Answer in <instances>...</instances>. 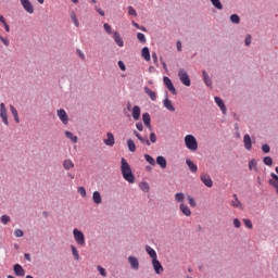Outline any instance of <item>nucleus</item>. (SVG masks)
I'll use <instances>...</instances> for the list:
<instances>
[{"instance_id":"473e14b6","label":"nucleus","mask_w":278,"mask_h":278,"mask_svg":"<svg viewBox=\"0 0 278 278\" xmlns=\"http://www.w3.org/2000/svg\"><path fill=\"white\" fill-rule=\"evenodd\" d=\"M174 199L177 203H184L186 195L184 194V192H178L174 195Z\"/></svg>"},{"instance_id":"f03ea898","label":"nucleus","mask_w":278,"mask_h":278,"mask_svg":"<svg viewBox=\"0 0 278 278\" xmlns=\"http://www.w3.org/2000/svg\"><path fill=\"white\" fill-rule=\"evenodd\" d=\"M185 147H187L189 151H197V149H199L197 137H194V135H187L185 137Z\"/></svg>"},{"instance_id":"412c9836","label":"nucleus","mask_w":278,"mask_h":278,"mask_svg":"<svg viewBox=\"0 0 278 278\" xmlns=\"http://www.w3.org/2000/svg\"><path fill=\"white\" fill-rule=\"evenodd\" d=\"M140 106L135 105L131 110V116L134 118V121H140Z\"/></svg>"},{"instance_id":"603ef678","label":"nucleus","mask_w":278,"mask_h":278,"mask_svg":"<svg viewBox=\"0 0 278 278\" xmlns=\"http://www.w3.org/2000/svg\"><path fill=\"white\" fill-rule=\"evenodd\" d=\"M14 236H15V238H23V236H25V232H23L22 229H16L14 231Z\"/></svg>"},{"instance_id":"dca6fc26","label":"nucleus","mask_w":278,"mask_h":278,"mask_svg":"<svg viewBox=\"0 0 278 278\" xmlns=\"http://www.w3.org/2000/svg\"><path fill=\"white\" fill-rule=\"evenodd\" d=\"M271 179H269V186H273L275 188L276 193L278 194V176L275 173L270 174Z\"/></svg>"},{"instance_id":"37998d69","label":"nucleus","mask_w":278,"mask_h":278,"mask_svg":"<svg viewBox=\"0 0 278 278\" xmlns=\"http://www.w3.org/2000/svg\"><path fill=\"white\" fill-rule=\"evenodd\" d=\"M249 168L250 170H257V162L254 159L249 162Z\"/></svg>"},{"instance_id":"1a4fd4ad","label":"nucleus","mask_w":278,"mask_h":278,"mask_svg":"<svg viewBox=\"0 0 278 278\" xmlns=\"http://www.w3.org/2000/svg\"><path fill=\"white\" fill-rule=\"evenodd\" d=\"M152 266L156 275L164 273V266H162V263L157 258L152 260Z\"/></svg>"},{"instance_id":"7c9ffc66","label":"nucleus","mask_w":278,"mask_h":278,"mask_svg":"<svg viewBox=\"0 0 278 278\" xmlns=\"http://www.w3.org/2000/svg\"><path fill=\"white\" fill-rule=\"evenodd\" d=\"M127 148L130 153H136V142L132 139L127 140Z\"/></svg>"},{"instance_id":"a878e982","label":"nucleus","mask_w":278,"mask_h":278,"mask_svg":"<svg viewBox=\"0 0 278 278\" xmlns=\"http://www.w3.org/2000/svg\"><path fill=\"white\" fill-rule=\"evenodd\" d=\"M186 164L191 173H197V170H199V166H197L192 160L187 159Z\"/></svg>"},{"instance_id":"423d86ee","label":"nucleus","mask_w":278,"mask_h":278,"mask_svg":"<svg viewBox=\"0 0 278 278\" xmlns=\"http://www.w3.org/2000/svg\"><path fill=\"white\" fill-rule=\"evenodd\" d=\"M164 86H166L167 90L172 92V94H177V89H175V85H173V80L168 78V76L163 77Z\"/></svg>"},{"instance_id":"5701e85b","label":"nucleus","mask_w":278,"mask_h":278,"mask_svg":"<svg viewBox=\"0 0 278 278\" xmlns=\"http://www.w3.org/2000/svg\"><path fill=\"white\" fill-rule=\"evenodd\" d=\"M142 121H143V125H146V127H148V129H152L151 127V115L149 113H143L142 114Z\"/></svg>"},{"instance_id":"e2e57ef3","label":"nucleus","mask_w":278,"mask_h":278,"mask_svg":"<svg viewBox=\"0 0 278 278\" xmlns=\"http://www.w3.org/2000/svg\"><path fill=\"white\" fill-rule=\"evenodd\" d=\"M244 45L245 47H250L251 46V35H248L244 39Z\"/></svg>"},{"instance_id":"20e7f679","label":"nucleus","mask_w":278,"mask_h":278,"mask_svg":"<svg viewBox=\"0 0 278 278\" xmlns=\"http://www.w3.org/2000/svg\"><path fill=\"white\" fill-rule=\"evenodd\" d=\"M178 77L181 84H184V86L190 87L191 85L190 76L188 75V72H186V70L184 68L179 70Z\"/></svg>"},{"instance_id":"a211bd4d","label":"nucleus","mask_w":278,"mask_h":278,"mask_svg":"<svg viewBox=\"0 0 278 278\" xmlns=\"http://www.w3.org/2000/svg\"><path fill=\"white\" fill-rule=\"evenodd\" d=\"M104 144H106V147H114L115 139L112 132L106 134V139H104Z\"/></svg>"},{"instance_id":"6ab92c4d","label":"nucleus","mask_w":278,"mask_h":278,"mask_svg":"<svg viewBox=\"0 0 278 278\" xmlns=\"http://www.w3.org/2000/svg\"><path fill=\"white\" fill-rule=\"evenodd\" d=\"M179 210L180 212H182L185 216H192V211H190V207L188 206V204L181 203L179 205Z\"/></svg>"},{"instance_id":"ddd939ff","label":"nucleus","mask_w":278,"mask_h":278,"mask_svg":"<svg viewBox=\"0 0 278 278\" xmlns=\"http://www.w3.org/2000/svg\"><path fill=\"white\" fill-rule=\"evenodd\" d=\"M128 263L130 264V268L132 270H139L140 269V261H138V257L128 256Z\"/></svg>"},{"instance_id":"0eeeda50","label":"nucleus","mask_w":278,"mask_h":278,"mask_svg":"<svg viewBox=\"0 0 278 278\" xmlns=\"http://www.w3.org/2000/svg\"><path fill=\"white\" fill-rule=\"evenodd\" d=\"M20 2L25 12H27L28 14H34V4H31V1L20 0Z\"/></svg>"},{"instance_id":"6e6552de","label":"nucleus","mask_w":278,"mask_h":278,"mask_svg":"<svg viewBox=\"0 0 278 278\" xmlns=\"http://www.w3.org/2000/svg\"><path fill=\"white\" fill-rule=\"evenodd\" d=\"M56 115L63 125H68V113L64 109L58 110Z\"/></svg>"},{"instance_id":"4d7b16f0","label":"nucleus","mask_w":278,"mask_h":278,"mask_svg":"<svg viewBox=\"0 0 278 278\" xmlns=\"http://www.w3.org/2000/svg\"><path fill=\"white\" fill-rule=\"evenodd\" d=\"M11 114H13V117L18 116V111L14 105H10Z\"/></svg>"},{"instance_id":"6e6d98bb","label":"nucleus","mask_w":278,"mask_h":278,"mask_svg":"<svg viewBox=\"0 0 278 278\" xmlns=\"http://www.w3.org/2000/svg\"><path fill=\"white\" fill-rule=\"evenodd\" d=\"M77 192H78L79 195L86 197V188H84V187H78V188H77Z\"/></svg>"},{"instance_id":"09e8293b","label":"nucleus","mask_w":278,"mask_h":278,"mask_svg":"<svg viewBox=\"0 0 278 278\" xmlns=\"http://www.w3.org/2000/svg\"><path fill=\"white\" fill-rule=\"evenodd\" d=\"M128 14L129 16H138V12H136V9H134V7H128Z\"/></svg>"},{"instance_id":"9d476101","label":"nucleus","mask_w":278,"mask_h":278,"mask_svg":"<svg viewBox=\"0 0 278 278\" xmlns=\"http://www.w3.org/2000/svg\"><path fill=\"white\" fill-rule=\"evenodd\" d=\"M243 147L245 151H251L253 149V140L251 139V135L245 134L243 136Z\"/></svg>"},{"instance_id":"8fccbe9b","label":"nucleus","mask_w":278,"mask_h":278,"mask_svg":"<svg viewBox=\"0 0 278 278\" xmlns=\"http://www.w3.org/2000/svg\"><path fill=\"white\" fill-rule=\"evenodd\" d=\"M232 223L236 229H240V227H242V223L240 222L239 218H235Z\"/></svg>"},{"instance_id":"680f3d73","label":"nucleus","mask_w":278,"mask_h":278,"mask_svg":"<svg viewBox=\"0 0 278 278\" xmlns=\"http://www.w3.org/2000/svg\"><path fill=\"white\" fill-rule=\"evenodd\" d=\"M94 9H96V12H98V14H100V16H105V11L104 10H102L99 7H94Z\"/></svg>"},{"instance_id":"cd10ccee","label":"nucleus","mask_w":278,"mask_h":278,"mask_svg":"<svg viewBox=\"0 0 278 278\" xmlns=\"http://www.w3.org/2000/svg\"><path fill=\"white\" fill-rule=\"evenodd\" d=\"M146 253L150 255L151 260H157V252H155L150 245H146Z\"/></svg>"},{"instance_id":"c03bdc74","label":"nucleus","mask_w":278,"mask_h":278,"mask_svg":"<svg viewBox=\"0 0 278 278\" xmlns=\"http://www.w3.org/2000/svg\"><path fill=\"white\" fill-rule=\"evenodd\" d=\"M0 220H1L2 225H8V223H10L11 218L9 215H2L0 217Z\"/></svg>"},{"instance_id":"ea45409f","label":"nucleus","mask_w":278,"mask_h":278,"mask_svg":"<svg viewBox=\"0 0 278 278\" xmlns=\"http://www.w3.org/2000/svg\"><path fill=\"white\" fill-rule=\"evenodd\" d=\"M137 39L139 40V42H141V45H146L147 43V37L142 33H138L137 34Z\"/></svg>"},{"instance_id":"4be33fe9","label":"nucleus","mask_w":278,"mask_h":278,"mask_svg":"<svg viewBox=\"0 0 278 278\" xmlns=\"http://www.w3.org/2000/svg\"><path fill=\"white\" fill-rule=\"evenodd\" d=\"M113 39L114 42H116L119 47H125V42L123 41V38L118 31L113 33Z\"/></svg>"},{"instance_id":"c756f323","label":"nucleus","mask_w":278,"mask_h":278,"mask_svg":"<svg viewBox=\"0 0 278 278\" xmlns=\"http://www.w3.org/2000/svg\"><path fill=\"white\" fill-rule=\"evenodd\" d=\"M156 164L161 167V168H166L167 166V161L166 157L160 155L156 157Z\"/></svg>"},{"instance_id":"338daca9","label":"nucleus","mask_w":278,"mask_h":278,"mask_svg":"<svg viewBox=\"0 0 278 278\" xmlns=\"http://www.w3.org/2000/svg\"><path fill=\"white\" fill-rule=\"evenodd\" d=\"M24 257L27 262H31V255H29V253H25Z\"/></svg>"},{"instance_id":"f257e3e1","label":"nucleus","mask_w":278,"mask_h":278,"mask_svg":"<svg viewBox=\"0 0 278 278\" xmlns=\"http://www.w3.org/2000/svg\"><path fill=\"white\" fill-rule=\"evenodd\" d=\"M121 164V170L125 181H128V184H136V176H134V172H131V166L129 165V163H127V160H125V157H122Z\"/></svg>"},{"instance_id":"b1692460","label":"nucleus","mask_w":278,"mask_h":278,"mask_svg":"<svg viewBox=\"0 0 278 278\" xmlns=\"http://www.w3.org/2000/svg\"><path fill=\"white\" fill-rule=\"evenodd\" d=\"M163 105L165 110H168V112H175V106L173 105V102L168 98L164 99Z\"/></svg>"},{"instance_id":"a18cd8bd","label":"nucleus","mask_w":278,"mask_h":278,"mask_svg":"<svg viewBox=\"0 0 278 278\" xmlns=\"http://www.w3.org/2000/svg\"><path fill=\"white\" fill-rule=\"evenodd\" d=\"M261 149H262L263 153H266V154L270 153V146L267 143L262 144Z\"/></svg>"},{"instance_id":"f704fd0d","label":"nucleus","mask_w":278,"mask_h":278,"mask_svg":"<svg viewBox=\"0 0 278 278\" xmlns=\"http://www.w3.org/2000/svg\"><path fill=\"white\" fill-rule=\"evenodd\" d=\"M230 23H232L233 25H240V15L238 14H231L230 15Z\"/></svg>"},{"instance_id":"bf43d9fd","label":"nucleus","mask_w":278,"mask_h":278,"mask_svg":"<svg viewBox=\"0 0 278 278\" xmlns=\"http://www.w3.org/2000/svg\"><path fill=\"white\" fill-rule=\"evenodd\" d=\"M117 66L121 68V71H127V66H125V63L123 61H118Z\"/></svg>"},{"instance_id":"c9c22d12","label":"nucleus","mask_w":278,"mask_h":278,"mask_svg":"<svg viewBox=\"0 0 278 278\" xmlns=\"http://www.w3.org/2000/svg\"><path fill=\"white\" fill-rule=\"evenodd\" d=\"M210 2L216 10H223V2L220 0H210Z\"/></svg>"},{"instance_id":"a19ab883","label":"nucleus","mask_w":278,"mask_h":278,"mask_svg":"<svg viewBox=\"0 0 278 278\" xmlns=\"http://www.w3.org/2000/svg\"><path fill=\"white\" fill-rule=\"evenodd\" d=\"M263 164H265V166H273V157L270 156H265L263 159Z\"/></svg>"},{"instance_id":"3c124183","label":"nucleus","mask_w":278,"mask_h":278,"mask_svg":"<svg viewBox=\"0 0 278 278\" xmlns=\"http://www.w3.org/2000/svg\"><path fill=\"white\" fill-rule=\"evenodd\" d=\"M187 199H188V203L191 207H194L197 205V201H194V198L188 195Z\"/></svg>"},{"instance_id":"f8f14e48","label":"nucleus","mask_w":278,"mask_h":278,"mask_svg":"<svg viewBox=\"0 0 278 278\" xmlns=\"http://www.w3.org/2000/svg\"><path fill=\"white\" fill-rule=\"evenodd\" d=\"M200 179L206 188H212L214 186V181L212 180V177H210L208 174H201Z\"/></svg>"},{"instance_id":"58836bf2","label":"nucleus","mask_w":278,"mask_h":278,"mask_svg":"<svg viewBox=\"0 0 278 278\" xmlns=\"http://www.w3.org/2000/svg\"><path fill=\"white\" fill-rule=\"evenodd\" d=\"M71 18L75 27H79V20H77V15L75 14V11L71 12Z\"/></svg>"},{"instance_id":"39448f33","label":"nucleus","mask_w":278,"mask_h":278,"mask_svg":"<svg viewBox=\"0 0 278 278\" xmlns=\"http://www.w3.org/2000/svg\"><path fill=\"white\" fill-rule=\"evenodd\" d=\"M0 118L4 125H10V122L8 121V109H5V103H0Z\"/></svg>"},{"instance_id":"de8ad7c7","label":"nucleus","mask_w":278,"mask_h":278,"mask_svg":"<svg viewBox=\"0 0 278 278\" xmlns=\"http://www.w3.org/2000/svg\"><path fill=\"white\" fill-rule=\"evenodd\" d=\"M149 142H150V143L152 142V144H155V142H157V136L155 135V132H151V134H150V140H149Z\"/></svg>"},{"instance_id":"864d4df0","label":"nucleus","mask_w":278,"mask_h":278,"mask_svg":"<svg viewBox=\"0 0 278 278\" xmlns=\"http://www.w3.org/2000/svg\"><path fill=\"white\" fill-rule=\"evenodd\" d=\"M243 223L248 229H253V223L250 219H243Z\"/></svg>"},{"instance_id":"0e129e2a","label":"nucleus","mask_w":278,"mask_h":278,"mask_svg":"<svg viewBox=\"0 0 278 278\" xmlns=\"http://www.w3.org/2000/svg\"><path fill=\"white\" fill-rule=\"evenodd\" d=\"M152 60H153L155 66H160V63L157 62V53H155V52L152 53Z\"/></svg>"},{"instance_id":"4c0bfd02","label":"nucleus","mask_w":278,"mask_h":278,"mask_svg":"<svg viewBox=\"0 0 278 278\" xmlns=\"http://www.w3.org/2000/svg\"><path fill=\"white\" fill-rule=\"evenodd\" d=\"M72 249V255L76 261H79V251H77V248L75 245H71Z\"/></svg>"},{"instance_id":"79ce46f5","label":"nucleus","mask_w":278,"mask_h":278,"mask_svg":"<svg viewBox=\"0 0 278 278\" xmlns=\"http://www.w3.org/2000/svg\"><path fill=\"white\" fill-rule=\"evenodd\" d=\"M140 189H141L143 192H149V190H150L149 182L142 181V182L140 184Z\"/></svg>"},{"instance_id":"4468645a","label":"nucleus","mask_w":278,"mask_h":278,"mask_svg":"<svg viewBox=\"0 0 278 278\" xmlns=\"http://www.w3.org/2000/svg\"><path fill=\"white\" fill-rule=\"evenodd\" d=\"M202 79L205 86H207V88H212V86H214V81L212 80V77H210V74H207L205 70L202 71Z\"/></svg>"},{"instance_id":"7ed1b4c3","label":"nucleus","mask_w":278,"mask_h":278,"mask_svg":"<svg viewBox=\"0 0 278 278\" xmlns=\"http://www.w3.org/2000/svg\"><path fill=\"white\" fill-rule=\"evenodd\" d=\"M73 236H74L75 242H77V244H79V247H86V236L84 235V232L81 230L75 228L73 230Z\"/></svg>"},{"instance_id":"f3484780","label":"nucleus","mask_w":278,"mask_h":278,"mask_svg":"<svg viewBox=\"0 0 278 278\" xmlns=\"http://www.w3.org/2000/svg\"><path fill=\"white\" fill-rule=\"evenodd\" d=\"M13 270L16 277H25V269L23 268V266H21V264H15L13 266Z\"/></svg>"},{"instance_id":"2eb2a0df","label":"nucleus","mask_w":278,"mask_h":278,"mask_svg":"<svg viewBox=\"0 0 278 278\" xmlns=\"http://www.w3.org/2000/svg\"><path fill=\"white\" fill-rule=\"evenodd\" d=\"M134 136L139 140L141 144H146L147 147H151V141H149V138L140 136V132L138 130L132 131Z\"/></svg>"},{"instance_id":"9b49d317","label":"nucleus","mask_w":278,"mask_h":278,"mask_svg":"<svg viewBox=\"0 0 278 278\" xmlns=\"http://www.w3.org/2000/svg\"><path fill=\"white\" fill-rule=\"evenodd\" d=\"M214 101H215L217 108H219L220 112L223 114H227V106L225 105V101H223V98L216 96V97H214Z\"/></svg>"},{"instance_id":"2f4dec72","label":"nucleus","mask_w":278,"mask_h":278,"mask_svg":"<svg viewBox=\"0 0 278 278\" xmlns=\"http://www.w3.org/2000/svg\"><path fill=\"white\" fill-rule=\"evenodd\" d=\"M63 168H64L65 170H71V168H75V164H74L73 161H71V160H65V161L63 162Z\"/></svg>"},{"instance_id":"69168bd1","label":"nucleus","mask_w":278,"mask_h":278,"mask_svg":"<svg viewBox=\"0 0 278 278\" xmlns=\"http://www.w3.org/2000/svg\"><path fill=\"white\" fill-rule=\"evenodd\" d=\"M136 128L138 129V131H143L144 126L142 125V123H137Z\"/></svg>"},{"instance_id":"bb28decb","label":"nucleus","mask_w":278,"mask_h":278,"mask_svg":"<svg viewBox=\"0 0 278 278\" xmlns=\"http://www.w3.org/2000/svg\"><path fill=\"white\" fill-rule=\"evenodd\" d=\"M92 201H93V203H96V205H101V203L103 201L102 198H101V192L94 191L92 193Z\"/></svg>"},{"instance_id":"774afa93","label":"nucleus","mask_w":278,"mask_h":278,"mask_svg":"<svg viewBox=\"0 0 278 278\" xmlns=\"http://www.w3.org/2000/svg\"><path fill=\"white\" fill-rule=\"evenodd\" d=\"M177 51H181V41L176 42Z\"/></svg>"},{"instance_id":"49530a36","label":"nucleus","mask_w":278,"mask_h":278,"mask_svg":"<svg viewBox=\"0 0 278 278\" xmlns=\"http://www.w3.org/2000/svg\"><path fill=\"white\" fill-rule=\"evenodd\" d=\"M97 270L100 273L102 277H108V271H105V268L97 266Z\"/></svg>"},{"instance_id":"393cba45","label":"nucleus","mask_w":278,"mask_h":278,"mask_svg":"<svg viewBox=\"0 0 278 278\" xmlns=\"http://www.w3.org/2000/svg\"><path fill=\"white\" fill-rule=\"evenodd\" d=\"M141 55L146 62H151V52L149 51V47H143L141 49Z\"/></svg>"},{"instance_id":"13d9d810","label":"nucleus","mask_w":278,"mask_h":278,"mask_svg":"<svg viewBox=\"0 0 278 278\" xmlns=\"http://www.w3.org/2000/svg\"><path fill=\"white\" fill-rule=\"evenodd\" d=\"M103 27L106 34H112V26H110V24L105 23Z\"/></svg>"},{"instance_id":"c85d7f7f","label":"nucleus","mask_w":278,"mask_h":278,"mask_svg":"<svg viewBox=\"0 0 278 278\" xmlns=\"http://www.w3.org/2000/svg\"><path fill=\"white\" fill-rule=\"evenodd\" d=\"M233 200L231 201L232 207H238L239 210H242V202L238 199V194L232 195Z\"/></svg>"},{"instance_id":"e433bc0d","label":"nucleus","mask_w":278,"mask_h":278,"mask_svg":"<svg viewBox=\"0 0 278 278\" xmlns=\"http://www.w3.org/2000/svg\"><path fill=\"white\" fill-rule=\"evenodd\" d=\"M143 157L150 166H155V159H153V156H151L149 154H144Z\"/></svg>"},{"instance_id":"052dcab7","label":"nucleus","mask_w":278,"mask_h":278,"mask_svg":"<svg viewBox=\"0 0 278 278\" xmlns=\"http://www.w3.org/2000/svg\"><path fill=\"white\" fill-rule=\"evenodd\" d=\"M77 55L80 58V60H86V54L79 49L76 50Z\"/></svg>"},{"instance_id":"aec40b11","label":"nucleus","mask_w":278,"mask_h":278,"mask_svg":"<svg viewBox=\"0 0 278 278\" xmlns=\"http://www.w3.org/2000/svg\"><path fill=\"white\" fill-rule=\"evenodd\" d=\"M143 90L151 101H157V93H155V91L151 90L149 87H144Z\"/></svg>"},{"instance_id":"5fc2aeb1","label":"nucleus","mask_w":278,"mask_h":278,"mask_svg":"<svg viewBox=\"0 0 278 278\" xmlns=\"http://www.w3.org/2000/svg\"><path fill=\"white\" fill-rule=\"evenodd\" d=\"M0 40L4 45V47H10V39H8L3 36H0Z\"/></svg>"},{"instance_id":"72a5a7b5","label":"nucleus","mask_w":278,"mask_h":278,"mask_svg":"<svg viewBox=\"0 0 278 278\" xmlns=\"http://www.w3.org/2000/svg\"><path fill=\"white\" fill-rule=\"evenodd\" d=\"M65 137L68 138V140H71L72 142H74V144H76L78 140L77 136L73 135V132L68 130L65 131Z\"/></svg>"}]
</instances>
